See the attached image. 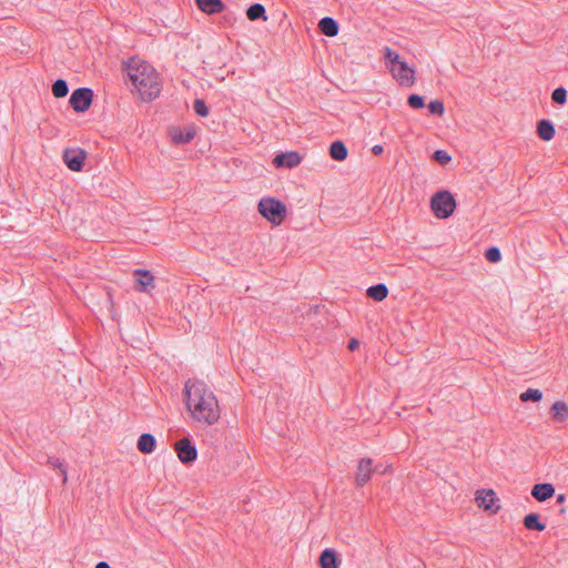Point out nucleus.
Returning <instances> with one entry per match:
<instances>
[{
	"label": "nucleus",
	"mask_w": 568,
	"mask_h": 568,
	"mask_svg": "<svg viewBox=\"0 0 568 568\" xmlns=\"http://www.w3.org/2000/svg\"><path fill=\"white\" fill-rule=\"evenodd\" d=\"M407 102H408V105L413 109H420L425 105L424 99L418 94H410L408 97Z\"/></svg>",
	"instance_id": "34"
},
{
	"label": "nucleus",
	"mask_w": 568,
	"mask_h": 568,
	"mask_svg": "<svg viewBox=\"0 0 568 568\" xmlns=\"http://www.w3.org/2000/svg\"><path fill=\"white\" fill-rule=\"evenodd\" d=\"M48 464L51 465L52 467L59 468L61 470L62 481H63V484H65L68 480V475H67V468L64 467L63 463L59 458L50 457L48 459Z\"/></svg>",
	"instance_id": "28"
},
{
	"label": "nucleus",
	"mask_w": 568,
	"mask_h": 568,
	"mask_svg": "<svg viewBox=\"0 0 568 568\" xmlns=\"http://www.w3.org/2000/svg\"><path fill=\"white\" fill-rule=\"evenodd\" d=\"M93 98V91L89 88H79L74 90L70 97V105L75 112H85Z\"/></svg>",
	"instance_id": "6"
},
{
	"label": "nucleus",
	"mask_w": 568,
	"mask_h": 568,
	"mask_svg": "<svg viewBox=\"0 0 568 568\" xmlns=\"http://www.w3.org/2000/svg\"><path fill=\"white\" fill-rule=\"evenodd\" d=\"M524 526L529 530H538L542 531L545 530L546 526L545 524L539 521V515L531 513L525 516L524 518Z\"/></svg>",
	"instance_id": "21"
},
{
	"label": "nucleus",
	"mask_w": 568,
	"mask_h": 568,
	"mask_svg": "<svg viewBox=\"0 0 568 568\" xmlns=\"http://www.w3.org/2000/svg\"><path fill=\"white\" fill-rule=\"evenodd\" d=\"M186 408L193 420L203 425H214L221 416L216 396L202 381H187L184 386Z\"/></svg>",
	"instance_id": "1"
},
{
	"label": "nucleus",
	"mask_w": 568,
	"mask_h": 568,
	"mask_svg": "<svg viewBox=\"0 0 568 568\" xmlns=\"http://www.w3.org/2000/svg\"><path fill=\"white\" fill-rule=\"evenodd\" d=\"M174 449L181 463H193L197 457L196 447L189 438H182L174 444Z\"/></svg>",
	"instance_id": "7"
},
{
	"label": "nucleus",
	"mask_w": 568,
	"mask_h": 568,
	"mask_svg": "<svg viewBox=\"0 0 568 568\" xmlns=\"http://www.w3.org/2000/svg\"><path fill=\"white\" fill-rule=\"evenodd\" d=\"M258 212L273 225H280L284 220V205L273 197H263L258 202Z\"/></svg>",
	"instance_id": "4"
},
{
	"label": "nucleus",
	"mask_w": 568,
	"mask_h": 568,
	"mask_svg": "<svg viewBox=\"0 0 568 568\" xmlns=\"http://www.w3.org/2000/svg\"><path fill=\"white\" fill-rule=\"evenodd\" d=\"M551 99L557 104H565L567 101V91L565 88L560 87L552 91Z\"/></svg>",
	"instance_id": "26"
},
{
	"label": "nucleus",
	"mask_w": 568,
	"mask_h": 568,
	"mask_svg": "<svg viewBox=\"0 0 568 568\" xmlns=\"http://www.w3.org/2000/svg\"><path fill=\"white\" fill-rule=\"evenodd\" d=\"M193 109L194 112L200 116H206L209 114V109L203 100H195Z\"/></svg>",
	"instance_id": "32"
},
{
	"label": "nucleus",
	"mask_w": 568,
	"mask_h": 568,
	"mask_svg": "<svg viewBox=\"0 0 568 568\" xmlns=\"http://www.w3.org/2000/svg\"><path fill=\"white\" fill-rule=\"evenodd\" d=\"M301 155L297 152H286V168H294L301 163Z\"/></svg>",
	"instance_id": "31"
},
{
	"label": "nucleus",
	"mask_w": 568,
	"mask_h": 568,
	"mask_svg": "<svg viewBox=\"0 0 568 568\" xmlns=\"http://www.w3.org/2000/svg\"><path fill=\"white\" fill-rule=\"evenodd\" d=\"M430 209L436 217L447 219L454 213L456 201L449 191H439L432 196Z\"/></svg>",
	"instance_id": "3"
},
{
	"label": "nucleus",
	"mask_w": 568,
	"mask_h": 568,
	"mask_svg": "<svg viewBox=\"0 0 568 568\" xmlns=\"http://www.w3.org/2000/svg\"><path fill=\"white\" fill-rule=\"evenodd\" d=\"M347 149L342 141H335L329 146V155L336 161H344L347 158Z\"/></svg>",
	"instance_id": "20"
},
{
	"label": "nucleus",
	"mask_w": 568,
	"mask_h": 568,
	"mask_svg": "<svg viewBox=\"0 0 568 568\" xmlns=\"http://www.w3.org/2000/svg\"><path fill=\"white\" fill-rule=\"evenodd\" d=\"M428 110L432 114L443 115L445 111L444 103L439 100H434L428 104Z\"/></svg>",
	"instance_id": "30"
},
{
	"label": "nucleus",
	"mask_w": 568,
	"mask_h": 568,
	"mask_svg": "<svg viewBox=\"0 0 568 568\" xmlns=\"http://www.w3.org/2000/svg\"><path fill=\"white\" fill-rule=\"evenodd\" d=\"M389 72L402 87L410 88L415 83V70L410 68L405 61H402L395 65H390Z\"/></svg>",
	"instance_id": "5"
},
{
	"label": "nucleus",
	"mask_w": 568,
	"mask_h": 568,
	"mask_svg": "<svg viewBox=\"0 0 568 568\" xmlns=\"http://www.w3.org/2000/svg\"><path fill=\"white\" fill-rule=\"evenodd\" d=\"M95 568H110V566L105 561H100L97 564Z\"/></svg>",
	"instance_id": "39"
},
{
	"label": "nucleus",
	"mask_w": 568,
	"mask_h": 568,
	"mask_svg": "<svg viewBox=\"0 0 568 568\" xmlns=\"http://www.w3.org/2000/svg\"><path fill=\"white\" fill-rule=\"evenodd\" d=\"M133 275L138 291L148 293L154 288V276L149 271L138 268L134 271Z\"/></svg>",
	"instance_id": "10"
},
{
	"label": "nucleus",
	"mask_w": 568,
	"mask_h": 568,
	"mask_svg": "<svg viewBox=\"0 0 568 568\" xmlns=\"http://www.w3.org/2000/svg\"><path fill=\"white\" fill-rule=\"evenodd\" d=\"M274 164L277 166V168H282L284 166V152L282 153H278L274 160H273Z\"/></svg>",
	"instance_id": "35"
},
{
	"label": "nucleus",
	"mask_w": 568,
	"mask_h": 568,
	"mask_svg": "<svg viewBox=\"0 0 568 568\" xmlns=\"http://www.w3.org/2000/svg\"><path fill=\"white\" fill-rule=\"evenodd\" d=\"M264 13H265V8L260 3H254L246 10V17L251 21H255L261 18L266 20V17L264 16Z\"/></svg>",
	"instance_id": "23"
},
{
	"label": "nucleus",
	"mask_w": 568,
	"mask_h": 568,
	"mask_svg": "<svg viewBox=\"0 0 568 568\" xmlns=\"http://www.w3.org/2000/svg\"><path fill=\"white\" fill-rule=\"evenodd\" d=\"M384 151L383 146L382 145H374L373 149H372V152L373 154L375 155H379L382 154V152Z\"/></svg>",
	"instance_id": "37"
},
{
	"label": "nucleus",
	"mask_w": 568,
	"mask_h": 568,
	"mask_svg": "<svg viewBox=\"0 0 568 568\" xmlns=\"http://www.w3.org/2000/svg\"><path fill=\"white\" fill-rule=\"evenodd\" d=\"M373 460L371 458H362L357 466L355 481L358 486H364L373 473Z\"/></svg>",
	"instance_id": "11"
},
{
	"label": "nucleus",
	"mask_w": 568,
	"mask_h": 568,
	"mask_svg": "<svg viewBox=\"0 0 568 568\" xmlns=\"http://www.w3.org/2000/svg\"><path fill=\"white\" fill-rule=\"evenodd\" d=\"M384 59L390 63V65L398 64L403 60L400 59L399 54L395 51H393L390 48L386 47L384 50Z\"/></svg>",
	"instance_id": "27"
},
{
	"label": "nucleus",
	"mask_w": 568,
	"mask_h": 568,
	"mask_svg": "<svg viewBox=\"0 0 568 568\" xmlns=\"http://www.w3.org/2000/svg\"><path fill=\"white\" fill-rule=\"evenodd\" d=\"M318 29L323 34L327 37H335L338 33V24L331 17H325L321 19L318 22Z\"/></svg>",
	"instance_id": "17"
},
{
	"label": "nucleus",
	"mask_w": 568,
	"mask_h": 568,
	"mask_svg": "<svg viewBox=\"0 0 568 568\" xmlns=\"http://www.w3.org/2000/svg\"><path fill=\"white\" fill-rule=\"evenodd\" d=\"M126 73L143 101H151L161 92V81L156 70L148 62L132 58L126 63Z\"/></svg>",
	"instance_id": "2"
},
{
	"label": "nucleus",
	"mask_w": 568,
	"mask_h": 568,
	"mask_svg": "<svg viewBox=\"0 0 568 568\" xmlns=\"http://www.w3.org/2000/svg\"><path fill=\"white\" fill-rule=\"evenodd\" d=\"M339 560L335 550L327 548L320 556L321 568H338Z\"/></svg>",
	"instance_id": "13"
},
{
	"label": "nucleus",
	"mask_w": 568,
	"mask_h": 568,
	"mask_svg": "<svg viewBox=\"0 0 568 568\" xmlns=\"http://www.w3.org/2000/svg\"><path fill=\"white\" fill-rule=\"evenodd\" d=\"M555 494V487L549 483L536 484L531 489V496L538 501H545Z\"/></svg>",
	"instance_id": "12"
},
{
	"label": "nucleus",
	"mask_w": 568,
	"mask_h": 568,
	"mask_svg": "<svg viewBox=\"0 0 568 568\" xmlns=\"http://www.w3.org/2000/svg\"><path fill=\"white\" fill-rule=\"evenodd\" d=\"M537 134L542 141H550L555 136V126L549 120H540L537 123Z\"/></svg>",
	"instance_id": "14"
},
{
	"label": "nucleus",
	"mask_w": 568,
	"mask_h": 568,
	"mask_svg": "<svg viewBox=\"0 0 568 568\" xmlns=\"http://www.w3.org/2000/svg\"><path fill=\"white\" fill-rule=\"evenodd\" d=\"M433 159L442 165H445L452 161V156L444 150L435 151Z\"/></svg>",
	"instance_id": "29"
},
{
	"label": "nucleus",
	"mask_w": 568,
	"mask_h": 568,
	"mask_svg": "<svg viewBox=\"0 0 568 568\" xmlns=\"http://www.w3.org/2000/svg\"><path fill=\"white\" fill-rule=\"evenodd\" d=\"M521 402H539L542 398V393L539 389L528 388L519 396Z\"/></svg>",
	"instance_id": "25"
},
{
	"label": "nucleus",
	"mask_w": 568,
	"mask_h": 568,
	"mask_svg": "<svg viewBox=\"0 0 568 568\" xmlns=\"http://www.w3.org/2000/svg\"><path fill=\"white\" fill-rule=\"evenodd\" d=\"M358 346H359V342H358V339H356V338H352V339H349V342H348L347 348H348L349 351H352V352H353V351L357 349V348H358Z\"/></svg>",
	"instance_id": "36"
},
{
	"label": "nucleus",
	"mask_w": 568,
	"mask_h": 568,
	"mask_svg": "<svg viewBox=\"0 0 568 568\" xmlns=\"http://www.w3.org/2000/svg\"><path fill=\"white\" fill-rule=\"evenodd\" d=\"M550 410L552 418L557 422H564L568 418V405L565 402H555Z\"/></svg>",
	"instance_id": "19"
},
{
	"label": "nucleus",
	"mask_w": 568,
	"mask_h": 568,
	"mask_svg": "<svg viewBox=\"0 0 568 568\" xmlns=\"http://www.w3.org/2000/svg\"><path fill=\"white\" fill-rule=\"evenodd\" d=\"M69 89L64 80L59 79L52 85V93L55 98H63L68 94Z\"/></svg>",
	"instance_id": "24"
},
{
	"label": "nucleus",
	"mask_w": 568,
	"mask_h": 568,
	"mask_svg": "<svg viewBox=\"0 0 568 568\" xmlns=\"http://www.w3.org/2000/svg\"><path fill=\"white\" fill-rule=\"evenodd\" d=\"M138 449L143 454H151L155 448V438L151 434H142L138 439Z\"/></svg>",
	"instance_id": "18"
},
{
	"label": "nucleus",
	"mask_w": 568,
	"mask_h": 568,
	"mask_svg": "<svg viewBox=\"0 0 568 568\" xmlns=\"http://www.w3.org/2000/svg\"><path fill=\"white\" fill-rule=\"evenodd\" d=\"M565 500H566V496H565L564 494H559V495L557 496L556 501H557L558 504H564V503H565Z\"/></svg>",
	"instance_id": "38"
},
{
	"label": "nucleus",
	"mask_w": 568,
	"mask_h": 568,
	"mask_svg": "<svg viewBox=\"0 0 568 568\" xmlns=\"http://www.w3.org/2000/svg\"><path fill=\"white\" fill-rule=\"evenodd\" d=\"M486 258L491 263H497L501 260V253L497 247H490L485 253Z\"/></svg>",
	"instance_id": "33"
},
{
	"label": "nucleus",
	"mask_w": 568,
	"mask_h": 568,
	"mask_svg": "<svg viewBox=\"0 0 568 568\" xmlns=\"http://www.w3.org/2000/svg\"><path fill=\"white\" fill-rule=\"evenodd\" d=\"M85 158L87 153L82 149H67L63 152L64 163L74 172L82 170Z\"/></svg>",
	"instance_id": "9"
},
{
	"label": "nucleus",
	"mask_w": 568,
	"mask_h": 568,
	"mask_svg": "<svg viewBox=\"0 0 568 568\" xmlns=\"http://www.w3.org/2000/svg\"><path fill=\"white\" fill-rule=\"evenodd\" d=\"M478 507L489 510L491 513H497L500 509L498 504L499 499L497 498L495 491L493 489H479L476 491L475 498Z\"/></svg>",
	"instance_id": "8"
},
{
	"label": "nucleus",
	"mask_w": 568,
	"mask_h": 568,
	"mask_svg": "<svg viewBox=\"0 0 568 568\" xmlns=\"http://www.w3.org/2000/svg\"><path fill=\"white\" fill-rule=\"evenodd\" d=\"M197 7L205 13L214 14L224 9L221 0H195Z\"/></svg>",
	"instance_id": "15"
},
{
	"label": "nucleus",
	"mask_w": 568,
	"mask_h": 568,
	"mask_svg": "<svg viewBox=\"0 0 568 568\" xmlns=\"http://www.w3.org/2000/svg\"><path fill=\"white\" fill-rule=\"evenodd\" d=\"M170 134L174 143H187L194 139L195 130L192 128H189L185 131L181 129H172Z\"/></svg>",
	"instance_id": "16"
},
{
	"label": "nucleus",
	"mask_w": 568,
	"mask_h": 568,
	"mask_svg": "<svg viewBox=\"0 0 568 568\" xmlns=\"http://www.w3.org/2000/svg\"><path fill=\"white\" fill-rule=\"evenodd\" d=\"M367 295H368V297H371L377 302H381L387 297L388 288L384 284L373 285V286L368 287Z\"/></svg>",
	"instance_id": "22"
}]
</instances>
